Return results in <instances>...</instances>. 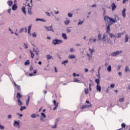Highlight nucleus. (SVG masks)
Returning a JSON list of instances; mask_svg holds the SVG:
<instances>
[{"mask_svg": "<svg viewBox=\"0 0 130 130\" xmlns=\"http://www.w3.org/2000/svg\"><path fill=\"white\" fill-rule=\"evenodd\" d=\"M110 24L108 25L106 28V32L103 35L102 41L104 42H107L109 44L112 45L113 42H115L116 39V36L110 32Z\"/></svg>", "mask_w": 130, "mask_h": 130, "instance_id": "f257e3e1", "label": "nucleus"}, {"mask_svg": "<svg viewBox=\"0 0 130 130\" xmlns=\"http://www.w3.org/2000/svg\"><path fill=\"white\" fill-rule=\"evenodd\" d=\"M63 43V41H62V40H59V39H54L53 40L52 43L53 45H58L59 44H61Z\"/></svg>", "mask_w": 130, "mask_h": 130, "instance_id": "f03ea898", "label": "nucleus"}, {"mask_svg": "<svg viewBox=\"0 0 130 130\" xmlns=\"http://www.w3.org/2000/svg\"><path fill=\"white\" fill-rule=\"evenodd\" d=\"M122 52H123V50H117L114 52H112L111 54V56H114V57L118 56V55H120V54H121Z\"/></svg>", "mask_w": 130, "mask_h": 130, "instance_id": "7ed1b4c3", "label": "nucleus"}, {"mask_svg": "<svg viewBox=\"0 0 130 130\" xmlns=\"http://www.w3.org/2000/svg\"><path fill=\"white\" fill-rule=\"evenodd\" d=\"M119 20V17H118V16L117 15H114V18L113 19L112 18L111 20H112V23L110 25V26H111V25H112V24H113V23H116V22H117V21H118Z\"/></svg>", "mask_w": 130, "mask_h": 130, "instance_id": "20e7f679", "label": "nucleus"}, {"mask_svg": "<svg viewBox=\"0 0 130 130\" xmlns=\"http://www.w3.org/2000/svg\"><path fill=\"white\" fill-rule=\"evenodd\" d=\"M112 18H110L108 16H105L104 17V20H105L106 24H107V23H110V22H112Z\"/></svg>", "mask_w": 130, "mask_h": 130, "instance_id": "39448f33", "label": "nucleus"}, {"mask_svg": "<svg viewBox=\"0 0 130 130\" xmlns=\"http://www.w3.org/2000/svg\"><path fill=\"white\" fill-rule=\"evenodd\" d=\"M45 28L46 29H47V31H51V32H54V30L52 28V25H51L50 26H45Z\"/></svg>", "mask_w": 130, "mask_h": 130, "instance_id": "423d86ee", "label": "nucleus"}, {"mask_svg": "<svg viewBox=\"0 0 130 130\" xmlns=\"http://www.w3.org/2000/svg\"><path fill=\"white\" fill-rule=\"evenodd\" d=\"M14 126L20 128V121H14Z\"/></svg>", "mask_w": 130, "mask_h": 130, "instance_id": "0eeeda50", "label": "nucleus"}, {"mask_svg": "<svg viewBox=\"0 0 130 130\" xmlns=\"http://www.w3.org/2000/svg\"><path fill=\"white\" fill-rule=\"evenodd\" d=\"M112 11L114 12L115 10H116L117 6L115 3H113L111 5Z\"/></svg>", "mask_w": 130, "mask_h": 130, "instance_id": "6e6552de", "label": "nucleus"}, {"mask_svg": "<svg viewBox=\"0 0 130 130\" xmlns=\"http://www.w3.org/2000/svg\"><path fill=\"white\" fill-rule=\"evenodd\" d=\"M54 103V105L55 106V107L53 108V110H55L58 107V103H56V101L55 100H54L53 101Z\"/></svg>", "mask_w": 130, "mask_h": 130, "instance_id": "1a4fd4ad", "label": "nucleus"}, {"mask_svg": "<svg viewBox=\"0 0 130 130\" xmlns=\"http://www.w3.org/2000/svg\"><path fill=\"white\" fill-rule=\"evenodd\" d=\"M92 105L89 104V105H85L82 106L81 109H84V108H89V107H91Z\"/></svg>", "mask_w": 130, "mask_h": 130, "instance_id": "9d476101", "label": "nucleus"}, {"mask_svg": "<svg viewBox=\"0 0 130 130\" xmlns=\"http://www.w3.org/2000/svg\"><path fill=\"white\" fill-rule=\"evenodd\" d=\"M27 13L29 15H33V12H32V7H29L28 8Z\"/></svg>", "mask_w": 130, "mask_h": 130, "instance_id": "9b49d317", "label": "nucleus"}, {"mask_svg": "<svg viewBox=\"0 0 130 130\" xmlns=\"http://www.w3.org/2000/svg\"><path fill=\"white\" fill-rule=\"evenodd\" d=\"M89 41V43H95L97 41V40L96 39L90 38Z\"/></svg>", "mask_w": 130, "mask_h": 130, "instance_id": "f8f14e48", "label": "nucleus"}, {"mask_svg": "<svg viewBox=\"0 0 130 130\" xmlns=\"http://www.w3.org/2000/svg\"><path fill=\"white\" fill-rule=\"evenodd\" d=\"M25 30V32H27V27H25V28H21L19 29V32L20 33H23V32H24V31Z\"/></svg>", "mask_w": 130, "mask_h": 130, "instance_id": "ddd939ff", "label": "nucleus"}, {"mask_svg": "<svg viewBox=\"0 0 130 130\" xmlns=\"http://www.w3.org/2000/svg\"><path fill=\"white\" fill-rule=\"evenodd\" d=\"M126 11V9L125 8H124L123 10L122 11V16L123 17V18H125L126 14L125 12Z\"/></svg>", "mask_w": 130, "mask_h": 130, "instance_id": "4468645a", "label": "nucleus"}, {"mask_svg": "<svg viewBox=\"0 0 130 130\" xmlns=\"http://www.w3.org/2000/svg\"><path fill=\"white\" fill-rule=\"evenodd\" d=\"M88 50L91 55H92L93 53L95 52V50L94 49H91V48H89Z\"/></svg>", "mask_w": 130, "mask_h": 130, "instance_id": "2eb2a0df", "label": "nucleus"}, {"mask_svg": "<svg viewBox=\"0 0 130 130\" xmlns=\"http://www.w3.org/2000/svg\"><path fill=\"white\" fill-rule=\"evenodd\" d=\"M96 91H98L100 92H101V86H100V84L96 85Z\"/></svg>", "mask_w": 130, "mask_h": 130, "instance_id": "dca6fc26", "label": "nucleus"}, {"mask_svg": "<svg viewBox=\"0 0 130 130\" xmlns=\"http://www.w3.org/2000/svg\"><path fill=\"white\" fill-rule=\"evenodd\" d=\"M124 35V32H122V33H118L117 34V38H120L122 35Z\"/></svg>", "mask_w": 130, "mask_h": 130, "instance_id": "f3484780", "label": "nucleus"}, {"mask_svg": "<svg viewBox=\"0 0 130 130\" xmlns=\"http://www.w3.org/2000/svg\"><path fill=\"white\" fill-rule=\"evenodd\" d=\"M73 82L74 83H81V81L78 78H74Z\"/></svg>", "mask_w": 130, "mask_h": 130, "instance_id": "a211bd4d", "label": "nucleus"}, {"mask_svg": "<svg viewBox=\"0 0 130 130\" xmlns=\"http://www.w3.org/2000/svg\"><path fill=\"white\" fill-rule=\"evenodd\" d=\"M57 122H58V120L57 119L55 122V125L52 126V128H56V126L57 125Z\"/></svg>", "mask_w": 130, "mask_h": 130, "instance_id": "6ab92c4d", "label": "nucleus"}, {"mask_svg": "<svg viewBox=\"0 0 130 130\" xmlns=\"http://www.w3.org/2000/svg\"><path fill=\"white\" fill-rule=\"evenodd\" d=\"M33 51L34 52H35L36 55H39V51H38L37 50L35 49V48H33Z\"/></svg>", "mask_w": 130, "mask_h": 130, "instance_id": "aec40b11", "label": "nucleus"}, {"mask_svg": "<svg viewBox=\"0 0 130 130\" xmlns=\"http://www.w3.org/2000/svg\"><path fill=\"white\" fill-rule=\"evenodd\" d=\"M18 8V6H17V5L14 4L13 6H12V10L13 11H16V10H17Z\"/></svg>", "mask_w": 130, "mask_h": 130, "instance_id": "412c9836", "label": "nucleus"}, {"mask_svg": "<svg viewBox=\"0 0 130 130\" xmlns=\"http://www.w3.org/2000/svg\"><path fill=\"white\" fill-rule=\"evenodd\" d=\"M69 58L70 59H73L74 58H76V56L75 55H70L69 56Z\"/></svg>", "mask_w": 130, "mask_h": 130, "instance_id": "4be33fe9", "label": "nucleus"}, {"mask_svg": "<svg viewBox=\"0 0 130 130\" xmlns=\"http://www.w3.org/2000/svg\"><path fill=\"white\" fill-rule=\"evenodd\" d=\"M29 52L30 53L31 57H32V58H34V57L35 56V54H34V53H33L31 50H30Z\"/></svg>", "mask_w": 130, "mask_h": 130, "instance_id": "5701e85b", "label": "nucleus"}, {"mask_svg": "<svg viewBox=\"0 0 130 130\" xmlns=\"http://www.w3.org/2000/svg\"><path fill=\"white\" fill-rule=\"evenodd\" d=\"M30 101V96H28L27 100L26 102V106H28L29 105V102Z\"/></svg>", "mask_w": 130, "mask_h": 130, "instance_id": "b1692460", "label": "nucleus"}, {"mask_svg": "<svg viewBox=\"0 0 130 130\" xmlns=\"http://www.w3.org/2000/svg\"><path fill=\"white\" fill-rule=\"evenodd\" d=\"M107 70L108 71V72H109V73H110V72H111V71L112 70L111 69V66H109L107 68Z\"/></svg>", "mask_w": 130, "mask_h": 130, "instance_id": "393cba45", "label": "nucleus"}, {"mask_svg": "<svg viewBox=\"0 0 130 130\" xmlns=\"http://www.w3.org/2000/svg\"><path fill=\"white\" fill-rule=\"evenodd\" d=\"M62 37H63V39H64L65 40H67V39H68V37L67 36V35L66 34H62Z\"/></svg>", "mask_w": 130, "mask_h": 130, "instance_id": "a878e982", "label": "nucleus"}, {"mask_svg": "<svg viewBox=\"0 0 130 130\" xmlns=\"http://www.w3.org/2000/svg\"><path fill=\"white\" fill-rule=\"evenodd\" d=\"M125 72H126V73H127V72H130L129 68L128 67V66H126V67H125Z\"/></svg>", "mask_w": 130, "mask_h": 130, "instance_id": "bb28decb", "label": "nucleus"}, {"mask_svg": "<svg viewBox=\"0 0 130 130\" xmlns=\"http://www.w3.org/2000/svg\"><path fill=\"white\" fill-rule=\"evenodd\" d=\"M125 42H128V35H126L125 36Z\"/></svg>", "mask_w": 130, "mask_h": 130, "instance_id": "cd10ccee", "label": "nucleus"}, {"mask_svg": "<svg viewBox=\"0 0 130 130\" xmlns=\"http://www.w3.org/2000/svg\"><path fill=\"white\" fill-rule=\"evenodd\" d=\"M21 10L23 14H24V15H26V8L24 7H23L22 8Z\"/></svg>", "mask_w": 130, "mask_h": 130, "instance_id": "c85d7f7f", "label": "nucleus"}, {"mask_svg": "<svg viewBox=\"0 0 130 130\" xmlns=\"http://www.w3.org/2000/svg\"><path fill=\"white\" fill-rule=\"evenodd\" d=\"M14 85L15 87L18 89V90H21V86H20V85H18L15 82H14Z\"/></svg>", "mask_w": 130, "mask_h": 130, "instance_id": "c756f323", "label": "nucleus"}, {"mask_svg": "<svg viewBox=\"0 0 130 130\" xmlns=\"http://www.w3.org/2000/svg\"><path fill=\"white\" fill-rule=\"evenodd\" d=\"M70 22H71V21H70V20L67 19L64 21V24H65V25H69V24H70Z\"/></svg>", "mask_w": 130, "mask_h": 130, "instance_id": "7c9ffc66", "label": "nucleus"}, {"mask_svg": "<svg viewBox=\"0 0 130 130\" xmlns=\"http://www.w3.org/2000/svg\"><path fill=\"white\" fill-rule=\"evenodd\" d=\"M18 105H20V106H22V105H23V103H22V102L21 101V100L20 99L18 100Z\"/></svg>", "mask_w": 130, "mask_h": 130, "instance_id": "2f4dec72", "label": "nucleus"}, {"mask_svg": "<svg viewBox=\"0 0 130 130\" xmlns=\"http://www.w3.org/2000/svg\"><path fill=\"white\" fill-rule=\"evenodd\" d=\"M68 63H69V60H65L62 61V64H64V66H66V64Z\"/></svg>", "mask_w": 130, "mask_h": 130, "instance_id": "473e14b6", "label": "nucleus"}, {"mask_svg": "<svg viewBox=\"0 0 130 130\" xmlns=\"http://www.w3.org/2000/svg\"><path fill=\"white\" fill-rule=\"evenodd\" d=\"M36 21H41L42 22H46V20H45L44 19H40V18H37L36 19Z\"/></svg>", "mask_w": 130, "mask_h": 130, "instance_id": "72a5a7b5", "label": "nucleus"}, {"mask_svg": "<svg viewBox=\"0 0 130 130\" xmlns=\"http://www.w3.org/2000/svg\"><path fill=\"white\" fill-rule=\"evenodd\" d=\"M79 22L78 23V26H80V25H83L84 23V21H81V20H79Z\"/></svg>", "mask_w": 130, "mask_h": 130, "instance_id": "f704fd0d", "label": "nucleus"}, {"mask_svg": "<svg viewBox=\"0 0 130 130\" xmlns=\"http://www.w3.org/2000/svg\"><path fill=\"white\" fill-rule=\"evenodd\" d=\"M25 66H29L30 64V61L29 60H26V62L24 63Z\"/></svg>", "mask_w": 130, "mask_h": 130, "instance_id": "c9c22d12", "label": "nucleus"}, {"mask_svg": "<svg viewBox=\"0 0 130 130\" xmlns=\"http://www.w3.org/2000/svg\"><path fill=\"white\" fill-rule=\"evenodd\" d=\"M95 82L96 83L97 85H100V80L99 79H95Z\"/></svg>", "mask_w": 130, "mask_h": 130, "instance_id": "e433bc0d", "label": "nucleus"}, {"mask_svg": "<svg viewBox=\"0 0 130 130\" xmlns=\"http://www.w3.org/2000/svg\"><path fill=\"white\" fill-rule=\"evenodd\" d=\"M17 98H18V99H20V98L21 97H22V95L20 94V93H17V96H16Z\"/></svg>", "mask_w": 130, "mask_h": 130, "instance_id": "4c0bfd02", "label": "nucleus"}, {"mask_svg": "<svg viewBox=\"0 0 130 130\" xmlns=\"http://www.w3.org/2000/svg\"><path fill=\"white\" fill-rule=\"evenodd\" d=\"M8 5H9V6L10 7H12V6L13 5V2L12 1H9L8 2Z\"/></svg>", "mask_w": 130, "mask_h": 130, "instance_id": "58836bf2", "label": "nucleus"}, {"mask_svg": "<svg viewBox=\"0 0 130 130\" xmlns=\"http://www.w3.org/2000/svg\"><path fill=\"white\" fill-rule=\"evenodd\" d=\"M98 38H99V40H102V35H101V34H99L98 35Z\"/></svg>", "mask_w": 130, "mask_h": 130, "instance_id": "ea45409f", "label": "nucleus"}, {"mask_svg": "<svg viewBox=\"0 0 130 130\" xmlns=\"http://www.w3.org/2000/svg\"><path fill=\"white\" fill-rule=\"evenodd\" d=\"M70 51L71 52H75V51H76V49H74V48H71L70 49Z\"/></svg>", "mask_w": 130, "mask_h": 130, "instance_id": "a19ab883", "label": "nucleus"}, {"mask_svg": "<svg viewBox=\"0 0 130 130\" xmlns=\"http://www.w3.org/2000/svg\"><path fill=\"white\" fill-rule=\"evenodd\" d=\"M47 59H51L52 58V56H51L50 55H47Z\"/></svg>", "mask_w": 130, "mask_h": 130, "instance_id": "79ce46f5", "label": "nucleus"}, {"mask_svg": "<svg viewBox=\"0 0 130 130\" xmlns=\"http://www.w3.org/2000/svg\"><path fill=\"white\" fill-rule=\"evenodd\" d=\"M68 17H69V18H72V17H73V13H69L68 14Z\"/></svg>", "mask_w": 130, "mask_h": 130, "instance_id": "37998d69", "label": "nucleus"}, {"mask_svg": "<svg viewBox=\"0 0 130 130\" xmlns=\"http://www.w3.org/2000/svg\"><path fill=\"white\" fill-rule=\"evenodd\" d=\"M24 109H26V107L25 106L21 107L20 111H23V110H24Z\"/></svg>", "mask_w": 130, "mask_h": 130, "instance_id": "c03bdc74", "label": "nucleus"}, {"mask_svg": "<svg viewBox=\"0 0 130 130\" xmlns=\"http://www.w3.org/2000/svg\"><path fill=\"white\" fill-rule=\"evenodd\" d=\"M84 92H85V94H88V93L89 92V90L88 89V88L85 89Z\"/></svg>", "mask_w": 130, "mask_h": 130, "instance_id": "a18cd8bd", "label": "nucleus"}, {"mask_svg": "<svg viewBox=\"0 0 130 130\" xmlns=\"http://www.w3.org/2000/svg\"><path fill=\"white\" fill-rule=\"evenodd\" d=\"M32 37H35L36 38L37 37V34H36V32H34L32 34Z\"/></svg>", "mask_w": 130, "mask_h": 130, "instance_id": "49530a36", "label": "nucleus"}, {"mask_svg": "<svg viewBox=\"0 0 130 130\" xmlns=\"http://www.w3.org/2000/svg\"><path fill=\"white\" fill-rule=\"evenodd\" d=\"M0 129L4 130L5 129V126H3L2 124H0Z\"/></svg>", "mask_w": 130, "mask_h": 130, "instance_id": "de8ad7c7", "label": "nucleus"}, {"mask_svg": "<svg viewBox=\"0 0 130 130\" xmlns=\"http://www.w3.org/2000/svg\"><path fill=\"white\" fill-rule=\"evenodd\" d=\"M41 116H42L43 117H44L45 118V117H46V115H45V114H44V113H41Z\"/></svg>", "mask_w": 130, "mask_h": 130, "instance_id": "09e8293b", "label": "nucleus"}, {"mask_svg": "<svg viewBox=\"0 0 130 130\" xmlns=\"http://www.w3.org/2000/svg\"><path fill=\"white\" fill-rule=\"evenodd\" d=\"M87 55L88 57H89V58H92V55H90V54L87 53Z\"/></svg>", "mask_w": 130, "mask_h": 130, "instance_id": "8fccbe9b", "label": "nucleus"}, {"mask_svg": "<svg viewBox=\"0 0 130 130\" xmlns=\"http://www.w3.org/2000/svg\"><path fill=\"white\" fill-rule=\"evenodd\" d=\"M96 7H97L96 4H93L90 6V8H96Z\"/></svg>", "mask_w": 130, "mask_h": 130, "instance_id": "3c124183", "label": "nucleus"}, {"mask_svg": "<svg viewBox=\"0 0 130 130\" xmlns=\"http://www.w3.org/2000/svg\"><path fill=\"white\" fill-rule=\"evenodd\" d=\"M120 69H121V66H118L117 71H118V72H119V71H120Z\"/></svg>", "mask_w": 130, "mask_h": 130, "instance_id": "603ef678", "label": "nucleus"}, {"mask_svg": "<svg viewBox=\"0 0 130 130\" xmlns=\"http://www.w3.org/2000/svg\"><path fill=\"white\" fill-rule=\"evenodd\" d=\"M119 102H123L124 101V98H123L122 99H119Z\"/></svg>", "mask_w": 130, "mask_h": 130, "instance_id": "864d4df0", "label": "nucleus"}, {"mask_svg": "<svg viewBox=\"0 0 130 130\" xmlns=\"http://www.w3.org/2000/svg\"><path fill=\"white\" fill-rule=\"evenodd\" d=\"M45 14L47 15V16H48V17H50V13L48 12H46Z\"/></svg>", "mask_w": 130, "mask_h": 130, "instance_id": "5fc2aeb1", "label": "nucleus"}, {"mask_svg": "<svg viewBox=\"0 0 130 130\" xmlns=\"http://www.w3.org/2000/svg\"><path fill=\"white\" fill-rule=\"evenodd\" d=\"M31 117H32V118H35V117H36V115H35V114H33L31 115Z\"/></svg>", "mask_w": 130, "mask_h": 130, "instance_id": "6e6d98bb", "label": "nucleus"}, {"mask_svg": "<svg viewBox=\"0 0 130 130\" xmlns=\"http://www.w3.org/2000/svg\"><path fill=\"white\" fill-rule=\"evenodd\" d=\"M9 31H10V32H11V34H14V31H13V30H12V29L9 28Z\"/></svg>", "mask_w": 130, "mask_h": 130, "instance_id": "4d7b16f0", "label": "nucleus"}, {"mask_svg": "<svg viewBox=\"0 0 130 130\" xmlns=\"http://www.w3.org/2000/svg\"><path fill=\"white\" fill-rule=\"evenodd\" d=\"M24 47L26 49H27V48H28V45L26 44L25 43L24 44Z\"/></svg>", "mask_w": 130, "mask_h": 130, "instance_id": "13d9d810", "label": "nucleus"}, {"mask_svg": "<svg viewBox=\"0 0 130 130\" xmlns=\"http://www.w3.org/2000/svg\"><path fill=\"white\" fill-rule=\"evenodd\" d=\"M84 72H85V73H88V72H89V70H88V69H87V68H85Z\"/></svg>", "mask_w": 130, "mask_h": 130, "instance_id": "bf43d9fd", "label": "nucleus"}, {"mask_svg": "<svg viewBox=\"0 0 130 130\" xmlns=\"http://www.w3.org/2000/svg\"><path fill=\"white\" fill-rule=\"evenodd\" d=\"M91 86H92V84L90 83L89 84V90L90 91H92V88H91Z\"/></svg>", "mask_w": 130, "mask_h": 130, "instance_id": "052dcab7", "label": "nucleus"}, {"mask_svg": "<svg viewBox=\"0 0 130 130\" xmlns=\"http://www.w3.org/2000/svg\"><path fill=\"white\" fill-rule=\"evenodd\" d=\"M115 85H114V84H111V85H110V87L111 88H113L114 87H115Z\"/></svg>", "mask_w": 130, "mask_h": 130, "instance_id": "680f3d73", "label": "nucleus"}, {"mask_svg": "<svg viewBox=\"0 0 130 130\" xmlns=\"http://www.w3.org/2000/svg\"><path fill=\"white\" fill-rule=\"evenodd\" d=\"M121 126H122V127H125V124L122 123L121 124Z\"/></svg>", "mask_w": 130, "mask_h": 130, "instance_id": "e2e57ef3", "label": "nucleus"}, {"mask_svg": "<svg viewBox=\"0 0 130 130\" xmlns=\"http://www.w3.org/2000/svg\"><path fill=\"white\" fill-rule=\"evenodd\" d=\"M31 28H32V25H29L28 26V30H31Z\"/></svg>", "mask_w": 130, "mask_h": 130, "instance_id": "0e129e2a", "label": "nucleus"}, {"mask_svg": "<svg viewBox=\"0 0 130 130\" xmlns=\"http://www.w3.org/2000/svg\"><path fill=\"white\" fill-rule=\"evenodd\" d=\"M122 75V73H121V72H118V75H119L120 77H121Z\"/></svg>", "mask_w": 130, "mask_h": 130, "instance_id": "69168bd1", "label": "nucleus"}, {"mask_svg": "<svg viewBox=\"0 0 130 130\" xmlns=\"http://www.w3.org/2000/svg\"><path fill=\"white\" fill-rule=\"evenodd\" d=\"M73 77H77V74L76 73H74L73 74Z\"/></svg>", "mask_w": 130, "mask_h": 130, "instance_id": "338daca9", "label": "nucleus"}, {"mask_svg": "<svg viewBox=\"0 0 130 130\" xmlns=\"http://www.w3.org/2000/svg\"><path fill=\"white\" fill-rule=\"evenodd\" d=\"M29 70L30 71H33V67L30 66Z\"/></svg>", "mask_w": 130, "mask_h": 130, "instance_id": "774afa93", "label": "nucleus"}]
</instances>
